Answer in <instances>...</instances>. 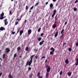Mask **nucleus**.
Listing matches in <instances>:
<instances>
[{
    "mask_svg": "<svg viewBox=\"0 0 78 78\" xmlns=\"http://www.w3.org/2000/svg\"><path fill=\"white\" fill-rule=\"evenodd\" d=\"M74 11H77V9L75 7L74 8Z\"/></svg>",
    "mask_w": 78,
    "mask_h": 78,
    "instance_id": "obj_24",
    "label": "nucleus"
},
{
    "mask_svg": "<svg viewBox=\"0 0 78 78\" xmlns=\"http://www.w3.org/2000/svg\"><path fill=\"white\" fill-rule=\"evenodd\" d=\"M57 25L56 24H54L52 25L53 28H55L56 27Z\"/></svg>",
    "mask_w": 78,
    "mask_h": 78,
    "instance_id": "obj_10",
    "label": "nucleus"
},
{
    "mask_svg": "<svg viewBox=\"0 0 78 78\" xmlns=\"http://www.w3.org/2000/svg\"><path fill=\"white\" fill-rule=\"evenodd\" d=\"M19 29H18L17 31V33H19Z\"/></svg>",
    "mask_w": 78,
    "mask_h": 78,
    "instance_id": "obj_57",
    "label": "nucleus"
},
{
    "mask_svg": "<svg viewBox=\"0 0 78 78\" xmlns=\"http://www.w3.org/2000/svg\"><path fill=\"white\" fill-rule=\"evenodd\" d=\"M45 5H44L43 7V9H44V8H45Z\"/></svg>",
    "mask_w": 78,
    "mask_h": 78,
    "instance_id": "obj_51",
    "label": "nucleus"
},
{
    "mask_svg": "<svg viewBox=\"0 0 78 78\" xmlns=\"http://www.w3.org/2000/svg\"><path fill=\"white\" fill-rule=\"evenodd\" d=\"M47 60L46 59L45 61V62H47Z\"/></svg>",
    "mask_w": 78,
    "mask_h": 78,
    "instance_id": "obj_60",
    "label": "nucleus"
},
{
    "mask_svg": "<svg viewBox=\"0 0 78 78\" xmlns=\"http://www.w3.org/2000/svg\"><path fill=\"white\" fill-rule=\"evenodd\" d=\"M44 58H45V57L44 56L43 57H42L40 59L41 60H42V59H44Z\"/></svg>",
    "mask_w": 78,
    "mask_h": 78,
    "instance_id": "obj_30",
    "label": "nucleus"
},
{
    "mask_svg": "<svg viewBox=\"0 0 78 78\" xmlns=\"http://www.w3.org/2000/svg\"><path fill=\"white\" fill-rule=\"evenodd\" d=\"M50 8H53V4L51 3L50 5Z\"/></svg>",
    "mask_w": 78,
    "mask_h": 78,
    "instance_id": "obj_17",
    "label": "nucleus"
},
{
    "mask_svg": "<svg viewBox=\"0 0 78 78\" xmlns=\"http://www.w3.org/2000/svg\"><path fill=\"white\" fill-rule=\"evenodd\" d=\"M16 33V32H12V34H14Z\"/></svg>",
    "mask_w": 78,
    "mask_h": 78,
    "instance_id": "obj_44",
    "label": "nucleus"
},
{
    "mask_svg": "<svg viewBox=\"0 0 78 78\" xmlns=\"http://www.w3.org/2000/svg\"><path fill=\"white\" fill-rule=\"evenodd\" d=\"M76 62L78 63V58H76Z\"/></svg>",
    "mask_w": 78,
    "mask_h": 78,
    "instance_id": "obj_53",
    "label": "nucleus"
},
{
    "mask_svg": "<svg viewBox=\"0 0 78 78\" xmlns=\"http://www.w3.org/2000/svg\"><path fill=\"white\" fill-rule=\"evenodd\" d=\"M27 22V20H25L24 21V23H26Z\"/></svg>",
    "mask_w": 78,
    "mask_h": 78,
    "instance_id": "obj_59",
    "label": "nucleus"
},
{
    "mask_svg": "<svg viewBox=\"0 0 78 78\" xmlns=\"http://www.w3.org/2000/svg\"><path fill=\"white\" fill-rule=\"evenodd\" d=\"M28 47H27L26 48V51H28Z\"/></svg>",
    "mask_w": 78,
    "mask_h": 78,
    "instance_id": "obj_40",
    "label": "nucleus"
},
{
    "mask_svg": "<svg viewBox=\"0 0 78 78\" xmlns=\"http://www.w3.org/2000/svg\"><path fill=\"white\" fill-rule=\"evenodd\" d=\"M3 16H4V13L3 12L1 14L0 16L1 17H3Z\"/></svg>",
    "mask_w": 78,
    "mask_h": 78,
    "instance_id": "obj_22",
    "label": "nucleus"
},
{
    "mask_svg": "<svg viewBox=\"0 0 78 78\" xmlns=\"http://www.w3.org/2000/svg\"><path fill=\"white\" fill-rule=\"evenodd\" d=\"M75 65L76 66H78V63L77 62H76L75 63Z\"/></svg>",
    "mask_w": 78,
    "mask_h": 78,
    "instance_id": "obj_46",
    "label": "nucleus"
},
{
    "mask_svg": "<svg viewBox=\"0 0 78 78\" xmlns=\"http://www.w3.org/2000/svg\"><path fill=\"white\" fill-rule=\"evenodd\" d=\"M44 42V41H42L40 43H39V45H42V44H43V43Z\"/></svg>",
    "mask_w": 78,
    "mask_h": 78,
    "instance_id": "obj_11",
    "label": "nucleus"
},
{
    "mask_svg": "<svg viewBox=\"0 0 78 78\" xmlns=\"http://www.w3.org/2000/svg\"><path fill=\"white\" fill-rule=\"evenodd\" d=\"M4 1V0H0V2H2V3H3V1Z\"/></svg>",
    "mask_w": 78,
    "mask_h": 78,
    "instance_id": "obj_39",
    "label": "nucleus"
},
{
    "mask_svg": "<svg viewBox=\"0 0 78 78\" xmlns=\"http://www.w3.org/2000/svg\"><path fill=\"white\" fill-rule=\"evenodd\" d=\"M5 50L6 51V53H9V52L10 51V49L8 48H6Z\"/></svg>",
    "mask_w": 78,
    "mask_h": 78,
    "instance_id": "obj_4",
    "label": "nucleus"
},
{
    "mask_svg": "<svg viewBox=\"0 0 78 78\" xmlns=\"http://www.w3.org/2000/svg\"><path fill=\"white\" fill-rule=\"evenodd\" d=\"M4 22L5 25H8V22L7 21V19H5L4 20Z\"/></svg>",
    "mask_w": 78,
    "mask_h": 78,
    "instance_id": "obj_5",
    "label": "nucleus"
},
{
    "mask_svg": "<svg viewBox=\"0 0 78 78\" xmlns=\"http://www.w3.org/2000/svg\"><path fill=\"white\" fill-rule=\"evenodd\" d=\"M9 77V78H13V77L11 75V74H9L8 76Z\"/></svg>",
    "mask_w": 78,
    "mask_h": 78,
    "instance_id": "obj_15",
    "label": "nucleus"
},
{
    "mask_svg": "<svg viewBox=\"0 0 78 78\" xmlns=\"http://www.w3.org/2000/svg\"><path fill=\"white\" fill-rule=\"evenodd\" d=\"M35 56V54L34 55H33L30 56V61H27L26 63V65L27 66H31V63L33 62V57Z\"/></svg>",
    "mask_w": 78,
    "mask_h": 78,
    "instance_id": "obj_1",
    "label": "nucleus"
},
{
    "mask_svg": "<svg viewBox=\"0 0 78 78\" xmlns=\"http://www.w3.org/2000/svg\"><path fill=\"white\" fill-rule=\"evenodd\" d=\"M37 76H38V77H40V73H38Z\"/></svg>",
    "mask_w": 78,
    "mask_h": 78,
    "instance_id": "obj_23",
    "label": "nucleus"
},
{
    "mask_svg": "<svg viewBox=\"0 0 78 78\" xmlns=\"http://www.w3.org/2000/svg\"><path fill=\"white\" fill-rule=\"evenodd\" d=\"M17 51H20V47H18L17 48Z\"/></svg>",
    "mask_w": 78,
    "mask_h": 78,
    "instance_id": "obj_18",
    "label": "nucleus"
},
{
    "mask_svg": "<svg viewBox=\"0 0 78 78\" xmlns=\"http://www.w3.org/2000/svg\"><path fill=\"white\" fill-rule=\"evenodd\" d=\"M28 33L29 36L31 33V29H29L28 30Z\"/></svg>",
    "mask_w": 78,
    "mask_h": 78,
    "instance_id": "obj_6",
    "label": "nucleus"
},
{
    "mask_svg": "<svg viewBox=\"0 0 78 78\" xmlns=\"http://www.w3.org/2000/svg\"><path fill=\"white\" fill-rule=\"evenodd\" d=\"M23 33V30H21L20 31V36H21L22 34Z\"/></svg>",
    "mask_w": 78,
    "mask_h": 78,
    "instance_id": "obj_8",
    "label": "nucleus"
},
{
    "mask_svg": "<svg viewBox=\"0 0 78 78\" xmlns=\"http://www.w3.org/2000/svg\"><path fill=\"white\" fill-rule=\"evenodd\" d=\"M35 58L36 59H37L38 58V56H35Z\"/></svg>",
    "mask_w": 78,
    "mask_h": 78,
    "instance_id": "obj_50",
    "label": "nucleus"
},
{
    "mask_svg": "<svg viewBox=\"0 0 78 78\" xmlns=\"http://www.w3.org/2000/svg\"><path fill=\"white\" fill-rule=\"evenodd\" d=\"M2 50H0V52H2Z\"/></svg>",
    "mask_w": 78,
    "mask_h": 78,
    "instance_id": "obj_64",
    "label": "nucleus"
},
{
    "mask_svg": "<svg viewBox=\"0 0 78 78\" xmlns=\"http://www.w3.org/2000/svg\"><path fill=\"white\" fill-rule=\"evenodd\" d=\"M38 78H42V76H40V77H38Z\"/></svg>",
    "mask_w": 78,
    "mask_h": 78,
    "instance_id": "obj_56",
    "label": "nucleus"
},
{
    "mask_svg": "<svg viewBox=\"0 0 78 78\" xmlns=\"http://www.w3.org/2000/svg\"><path fill=\"white\" fill-rule=\"evenodd\" d=\"M68 50H69V51H71L72 50V49H71V48H69L68 49Z\"/></svg>",
    "mask_w": 78,
    "mask_h": 78,
    "instance_id": "obj_38",
    "label": "nucleus"
},
{
    "mask_svg": "<svg viewBox=\"0 0 78 78\" xmlns=\"http://www.w3.org/2000/svg\"><path fill=\"white\" fill-rule=\"evenodd\" d=\"M41 39H42V38H41V37H40L39 38H38V41H40L41 40Z\"/></svg>",
    "mask_w": 78,
    "mask_h": 78,
    "instance_id": "obj_28",
    "label": "nucleus"
},
{
    "mask_svg": "<svg viewBox=\"0 0 78 78\" xmlns=\"http://www.w3.org/2000/svg\"><path fill=\"white\" fill-rule=\"evenodd\" d=\"M41 28L40 27L38 30V32H40L41 31Z\"/></svg>",
    "mask_w": 78,
    "mask_h": 78,
    "instance_id": "obj_27",
    "label": "nucleus"
},
{
    "mask_svg": "<svg viewBox=\"0 0 78 78\" xmlns=\"http://www.w3.org/2000/svg\"><path fill=\"white\" fill-rule=\"evenodd\" d=\"M37 5H39V3H38V2L37 3L35 4V5H34L35 7V6H37Z\"/></svg>",
    "mask_w": 78,
    "mask_h": 78,
    "instance_id": "obj_25",
    "label": "nucleus"
},
{
    "mask_svg": "<svg viewBox=\"0 0 78 78\" xmlns=\"http://www.w3.org/2000/svg\"><path fill=\"white\" fill-rule=\"evenodd\" d=\"M48 2H47L45 3V5H48Z\"/></svg>",
    "mask_w": 78,
    "mask_h": 78,
    "instance_id": "obj_54",
    "label": "nucleus"
},
{
    "mask_svg": "<svg viewBox=\"0 0 78 78\" xmlns=\"http://www.w3.org/2000/svg\"><path fill=\"white\" fill-rule=\"evenodd\" d=\"M50 50H52V51H51L50 52V54L52 55L53 53V52H54V51H55V49H54V48H53L52 47L50 48Z\"/></svg>",
    "mask_w": 78,
    "mask_h": 78,
    "instance_id": "obj_2",
    "label": "nucleus"
},
{
    "mask_svg": "<svg viewBox=\"0 0 78 78\" xmlns=\"http://www.w3.org/2000/svg\"><path fill=\"white\" fill-rule=\"evenodd\" d=\"M48 75H49V74L48 73L46 74V78H48Z\"/></svg>",
    "mask_w": 78,
    "mask_h": 78,
    "instance_id": "obj_20",
    "label": "nucleus"
},
{
    "mask_svg": "<svg viewBox=\"0 0 78 78\" xmlns=\"http://www.w3.org/2000/svg\"><path fill=\"white\" fill-rule=\"evenodd\" d=\"M44 34L43 33H41V35H40V36H43L44 35Z\"/></svg>",
    "mask_w": 78,
    "mask_h": 78,
    "instance_id": "obj_45",
    "label": "nucleus"
},
{
    "mask_svg": "<svg viewBox=\"0 0 78 78\" xmlns=\"http://www.w3.org/2000/svg\"><path fill=\"white\" fill-rule=\"evenodd\" d=\"M6 55H5V54H3V56H2V58L3 59L5 58V56Z\"/></svg>",
    "mask_w": 78,
    "mask_h": 78,
    "instance_id": "obj_19",
    "label": "nucleus"
},
{
    "mask_svg": "<svg viewBox=\"0 0 78 78\" xmlns=\"http://www.w3.org/2000/svg\"><path fill=\"white\" fill-rule=\"evenodd\" d=\"M75 45L77 47L78 46V42L77 43H76Z\"/></svg>",
    "mask_w": 78,
    "mask_h": 78,
    "instance_id": "obj_43",
    "label": "nucleus"
},
{
    "mask_svg": "<svg viewBox=\"0 0 78 78\" xmlns=\"http://www.w3.org/2000/svg\"><path fill=\"white\" fill-rule=\"evenodd\" d=\"M52 1L53 2H55L56 1V0H52Z\"/></svg>",
    "mask_w": 78,
    "mask_h": 78,
    "instance_id": "obj_55",
    "label": "nucleus"
},
{
    "mask_svg": "<svg viewBox=\"0 0 78 78\" xmlns=\"http://www.w3.org/2000/svg\"><path fill=\"white\" fill-rule=\"evenodd\" d=\"M58 18H57V16H56L55 17V22H57V21H58Z\"/></svg>",
    "mask_w": 78,
    "mask_h": 78,
    "instance_id": "obj_12",
    "label": "nucleus"
},
{
    "mask_svg": "<svg viewBox=\"0 0 78 78\" xmlns=\"http://www.w3.org/2000/svg\"><path fill=\"white\" fill-rule=\"evenodd\" d=\"M62 37H63L61 35V37H60V39H61V38H62Z\"/></svg>",
    "mask_w": 78,
    "mask_h": 78,
    "instance_id": "obj_58",
    "label": "nucleus"
},
{
    "mask_svg": "<svg viewBox=\"0 0 78 78\" xmlns=\"http://www.w3.org/2000/svg\"><path fill=\"white\" fill-rule=\"evenodd\" d=\"M28 7L27 6V5L26 6V10H28Z\"/></svg>",
    "mask_w": 78,
    "mask_h": 78,
    "instance_id": "obj_32",
    "label": "nucleus"
},
{
    "mask_svg": "<svg viewBox=\"0 0 78 78\" xmlns=\"http://www.w3.org/2000/svg\"><path fill=\"white\" fill-rule=\"evenodd\" d=\"M31 69V67H29L28 68V70H30Z\"/></svg>",
    "mask_w": 78,
    "mask_h": 78,
    "instance_id": "obj_42",
    "label": "nucleus"
},
{
    "mask_svg": "<svg viewBox=\"0 0 78 78\" xmlns=\"http://www.w3.org/2000/svg\"><path fill=\"white\" fill-rule=\"evenodd\" d=\"M2 73H0V76H2Z\"/></svg>",
    "mask_w": 78,
    "mask_h": 78,
    "instance_id": "obj_52",
    "label": "nucleus"
},
{
    "mask_svg": "<svg viewBox=\"0 0 78 78\" xmlns=\"http://www.w3.org/2000/svg\"><path fill=\"white\" fill-rule=\"evenodd\" d=\"M71 75H72V72H69L68 73V76H70Z\"/></svg>",
    "mask_w": 78,
    "mask_h": 78,
    "instance_id": "obj_13",
    "label": "nucleus"
},
{
    "mask_svg": "<svg viewBox=\"0 0 78 78\" xmlns=\"http://www.w3.org/2000/svg\"><path fill=\"white\" fill-rule=\"evenodd\" d=\"M21 20V18H18L16 20Z\"/></svg>",
    "mask_w": 78,
    "mask_h": 78,
    "instance_id": "obj_35",
    "label": "nucleus"
},
{
    "mask_svg": "<svg viewBox=\"0 0 78 78\" xmlns=\"http://www.w3.org/2000/svg\"><path fill=\"white\" fill-rule=\"evenodd\" d=\"M65 62L66 63V64H69V60L68 59H66L65 61Z\"/></svg>",
    "mask_w": 78,
    "mask_h": 78,
    "instance_id": "obj_16",
    "label": "nucleus"
},
{
    "mask_svg": "<svg viewBox=\"0 0 78 78\" xmlns=\"http://www.w3.org/2000/svg\"><path fill=\"white\" fill-rule=\"evenodd\" d=\"M19 58H22V56H20Z\"/></svg>",
    "mask_w": 78,
    "mask_h": 78,
    "instance_id": "obj_63",
    "label": "nucleus"
},
{
    "mask_svg": "<svg viewBox=\"0 0 78 78\" xmlns=\"http://www.w3.org/2000/svg\"><path fill=\"white\" fill-rule=\"evenodd\" d=\"M36 60H34V62H36Z\"/></svg>",
    "mask_w": 78,
    "mask_h": 78,
    "instance_id": "obj_61",
    "label": "nucleus"
},
{
    "mask_svg": "<svg viewBox=\"0 0 78 78\" xmlns=\"http://www.w3.org/2000/svg\"><path fill=\"white\" fill-rule=\"evenodd\" d=\"M0 59H1V61H2V58H0Z\"/></svg>",
    "mask_w": 78,
    "mask_h": 78,
    "instance_id": "obj_62",
    "label": "nucleus"
},
{
    "mask_svg": "<svg viewBox=\"0 0 78 78\" xmlns=\"http://www.w3.org/2000/svg\"><path fill=\"white\" fill-rule=\"evenodd\" d=\"M56 10H55L53 11V14L51 15V17H54V16H55V15L56 14Z\"/></svg>",
    "mask_w": 78,
    "mask_h": 78,
    "instance_id": "obj_3",
    "label": "nucleus"
},
{
    "mask_svg": "<svg viewBox=\"0 0 78 78\" xmlns=\"http://www.w3.org/2000/svg\"><path fill=\"white\" fill-rule=\"evenodd\" d=\"M18 24V22H17L15 23V25H17Z\"/></svg>",
    "mask_w": 78,
    "mask_h": 78,
    "instance_id": "obj_48",
    "label": "nucleus"
},
{
    "mask_svg": "<svg viewBox=\"0 0 78 78\" xmlns=\"http://www.w3.org/2000/svg\"><path fill=\"white\" fill-rule=\"evenodd\" d=\"M12 11L11 10L9 11V15H12Z\"/></svg>",
    "mask_w": 78,
    "mask_h": 78,
    "instance_id": "obj_26",
    "label": "nucleus"
},
{
    "mask_svg": "<svg viewBox=\"0 0 78 78\" xmlns=\"http://www.w3.org/2000/svg\"><path fill=\"white\" fill-rule=\"evenodd\" d=\"M50 69H51V68L50 67H49L47 69V72H50Z\"/></svg>",
    "mask_w": 78,
    "mask_h": 78,
    "instance_id": "obj_9",
    "label": "nucleus"
},
{
    "mask_svg": "<svg viewBox=\"0 0 78 78\" xmlns=\"http://www.w3.org/2000/svg\"><path fill=\"white\" fill-rule=\"evenodd\" d=\"M67 23V22L66 21L65 23V25H66Z\"/></svg>",
    "mask_w": 78,
    "mask_h": 78,
    "instance_id": "obj_49",
    "label": "nucleus"
},
{
    "mask_svg": "<svg viewBox=\"0 0 78 78\" xmlns=\"http://www.w3.org/2000/svg\"><path fill=\"white\" fill-rule=\"evenodd\" d=\"M66 43H63V47H64V45H66Z\"/></svg>",
    "mask_w": 78,
    "mask_h": 78,
    "instance_id": "obj_47",
    "label": "nucleus"
},
{
    "mask_svg": "<svg viewBox=\"0 0 78 78\" xmlns=\"http://www.w3.org/2000/svg\"><path fill=\"white\" fill-rule=\"evenodd\" d=\"M58 32H56V34H55V37H57V36H58Z\"/></svg>",
    "mask_w": 78,
    "mask_h": 78,
    "instance_id": "obj_14",
    "label": "nucleus"
},
{
    "mask_svg": "<svg viewBox=\"0 0 78 78\" xmlns=\"http://www.w3.org/2000/svg\"><path fill=\"white\" fill-rule=\"evenodd\" d=\"M0 31H3V30H5V28L3 27H1L0 28Z\"/></svg>",
    "mask_w": 78,
    "mask_h": 78,
    "instance_id": "obj_7",
    "label": "nucleus"
},
{
    "mask_svg": "<svg viewBox=\"0 0 78 78\" xmlns=\"http://www.w3.org/2000/svg\"><path fill=\"white\" fill-rule=\"evenodd\" d=\"M78 0H76L75 1V2H74V3H78Z\"/></svg>",
    "mask_w": 78,
    "mask_h": 78,
    "instance_id": "obj_41",
    "label": "nucleus"
},
{
    "mask_svg": "<svg viewBox=\"0 0 78 78\" xmlns=\"http://www.w3.org/2000/svg\"><path fill=\"white\" fill-rule=\"evenodd\" d=\"M16 56H17V54H15L14 55V58H16Z\"/></svg>",
    "mask_w": 78,
    "mask_h": 78,
    "instance_id": "obj_37",
    "label": "nucleus"
},
{
    "mask_svg": "<svg viewBox=\"0 0 78 78\" xmlns=\"http://www.w3.org/2000/svg\"><path fill=\"white\" fill-rule=\"evenodd\" d=\"M34 8V6H32V7H30V10H32V9H33Z\"/></svg>",
    "mask_w": 78,
    "mask_h": 78,
    "instance_id": "obj_31",
    "label": "nucleus"
},
{
    "mask_svg": "<svg viewBox=\"0 0 78 78\" xmlns=\"http://www.w3.org/2000/svg\"><path fill=\"white\" fill-rule=\"evenodd\" d=\"M62 71H61L60 72V75H62Z\"/></svg>",
    "mask_w": 78,
    "mask_h": 78,
    "instance_id": "obj_36",
    "label": "nucleus"
},
{
    "mask_svg": "<svg viewBox=\"0 0 78 78\" xmlns=\"http://www.w3.org/2000/svg\"><path fill=\"white\" fill-rule=\"evenodd\" d=\"M64 29H62L61 32V34H62V33H63V32H64Z\"/></svg>",
    "mask_w": 78,
    "mask_h": 78,
    "instance_id": "obj_29",
    "label": "nucleus"
},
{
    "mask_svg": "<svg viewBox=\"0 0 78 78\" xmlns=\"http://www.w3.org/2000/svg\"><path fill=\"white\" fill-rule=\"evenodd\" d=\"M30 75H31L30 76H30V78H32V76H33V74L32 73H31Z\"/></svg>",
    "mask_w": 78,
    "mask_h": 78,
    "instance_id": "obj_34",
    "label": "nucleus"
},
{
    "mask_svg": "<svg viewBox=\"0 0 78 78\" xmlns=\"http://www.w3.org/2000/svg\"><path fill=\"white\" fill-rule=\"evenodd\" d=\"M49 67H50V66H49L48 65H46V69H47V68H49Z\"/></svg>",
    "mask_w": 78,
    "mask_h": 78,
    "instance_id": "obj_21",
    "label": "nucleus"
},
{
    "mask_svg": "<svg viewBox=\"0 0 78 78\" xmlns=\"http://www.w3.org/2000/svg\"><path fill=\"white\" fill-rule=\"evenodd\" d=\"M3 18H4V17H3V16H1L0 17V20H2V19H3Z\"/></svg>",
    "mask_w": 78,
    "mask_h": 78,
    "instance_id": "obj_33",
    "label": "nucleus"
}]
</instances>
